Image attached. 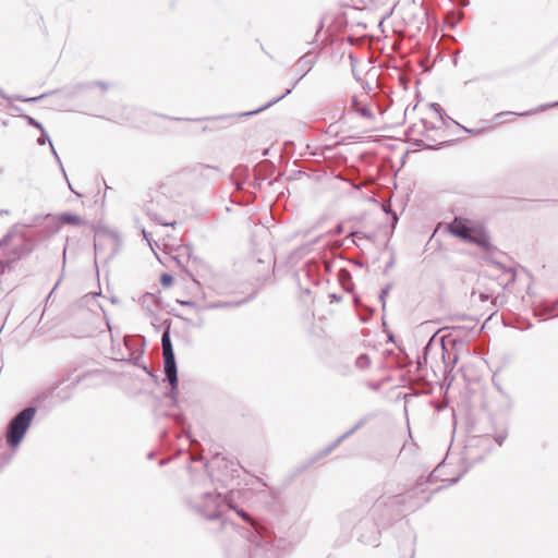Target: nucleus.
<instances>
[{
  "label": "nucleus",
  "mask_w": 558,
  "mask_h": 558,
  "mask_svg": "<svg viewBox=\"0 0 558 558\" xmlns=\"http://www.w3.org/2000/svg\"><path fill=\"white\" fill-rule=\"evenodd\" d=\"M362 239H369L367 235H365L362 232L354 231L351 232L345 240H350V242L356 246H361V240Z\"/></svg>",
  "instance_id": "obj_19"
},
{
  "label": "nucleus",
  "mask_w": 558,
  "mask_h": 558,
  "mask_svg": "<svg viewBox=\"0 0 558 558\" xmlns=\"http://www.w3.org/2000/svg\"><path fill=\"white\" fill-rule=\"evenodd\" d=\"M361 104L362 102L356 97H353L351 100V109L354 111Z\"/></svg>",
  "instance_id": "obj_32"
},
{
  "label": "nucleus",
  "mask_w": 558,
  "mask_h": 558,
  "mask_svg": "<svg viewBox=\"0 0 558 558\" xmlns=\"http://www.w3.org/2000/svg\"><path fill=\"white\" fill-rule=\"evenodd\" d=\"M142 233H143V236L147 240V242H148V243H149V245L151 246L150 240H149V238H148V233H147L145 230H143V231H142Z\"/></svg>",
  "instance_id": "obj_40"
},
{
  "label": "nucleus",
  "mask_w": 558,
  "mask_h": 558,
  "mask_svg": "<svg viewBox=\"0 0 558 558\" xmlns=\"http://www.w3.org/2000/svg\"><path fill=\"white\" fill-rule=\"evenodd\" d=\"M492 129H493V125L490 124V122H487L486 128H481V129H468V128L463 126V130L466 133L472 134V135H480V134H483L485 131H489Z\"/></svg>",
  "instance_id": "obj_21"
},
{
  "label": "nucleus",
  "mask_w": 558,
  "mask_h": 558,
  "mask_svg": "<svg viewBox=\"0 0 558 558\" xmlns=\"http://www.w3.org/2000/svg\"><path fill=\"white\" fill-rule=\"evenodd\" d=\"M383 210L386 213V214H389L391 215V218H392V227H395L398 222V216L395 211L391 210L390 208V202H386L383 204Z\"/></svg>",
  "instance_id": "obj_22"
},
{
  "label": "nucleus",
  "mask_w": 558,
  "mask_h": 558,
  "mask_svg": "<svg viewBox=\"0 0 558 558\" xmlns=\"http://www.w3.org/2000/svg\"><path fill=\"white\" fill-rule=\"evenodd\" d=\"M554 106H558V101L554 104Z\"/></svg>",
  "instance_id": "obj_47"
},
{
  "label": "nucleus",
  "mask_w": 558,
  "mask_h": 558,
  "mask_svg": "<svg viewBox=\"0 0 558 558\" xmlns=\"http://www.w3.org/2000/svg\"><path fill=\"white\" fill-rule=\"evenodd\" d=\"M50 215H35L29 220L24 222L15 223L11 227L9 232L0 240V248L7 247L10 244L11 240H13L19 233H24L22 228L31 229L35 226L40 225L45 219H47Z\"/></svg>",
  "instance_id": "obj_7"
},
{
  "label": "nucleus",
  "mask_w": 558,
  "mask_h": 558,
  "mask_svg": "<svg viewBox=\"0 0 558 558\" xmlns=\"http://www.w3.org/2000/svg\"><path fill=\"white\" fill-rule=\"evenodd\" d=\"M180 303H181L182 305H184V306H194V305H195V303H194V302H192V301H181Z\"/></svg>",
  "instance_id": "obj_38"
},
{
  "label": "nucleus",
  "mask_w": 558,
  "mask_h": 558,
  "mask_svg": "<svg viewBox=\"0 0 558 558\" xmlns=\"http://www.w3.org/2000/svg\"><path fill=\"white\" fill-rule=\"evenodd\" d=\"M529 113H530V112H527V111H526V112H522V113H515V116H518V117H525V116H527ZM510 114H514V112H511V111H504V112H499V113H497V114L495 116V119H494V120H495L497 123H500V122H501V118H502L504 116H510Z\"/></svg>",
  "instance_id": "obj_24"
},
{
  "label": "nucleus",
  "mask_w": 558,
  "mask_h": 558,
  "mask_svg": "<svg viewBox=\"0 0 558 558\" xmlns=\"http://www.w3.org/2000/svg\"><path fill=\"white\" fill-rule=\"evenodd\" d=\"M46 95L43 94L40 96H37V97H29V98H22V97H17L19 100L21 101H25V102H36L38 100H40L41 98H44Z\"/></svg>",
  "instance_id": "obj_29"
},
{
  "label": "nucleus",
  "mask_w": 558,
  "mask_h": 558,
  "mask_svg": "<svg viewBox=\"0 0 558 558\" xmlns=\"http://www.w3.org/2000/svg\"><path fill=\"white\" fill-rule=\"evenodd\" d=\"M469 242L481 246L484 251H486L489 254H494L497 252V248L492 245L490 238L486 232L475 230L472 240H470Z\"/></svg>",
  "instance_id": "obj_11"
},
{
  "label": "nucleus",
  "mask_w": 558,
  "mask_h": 558,
  "mask_svg": "<svg viewBox=\"0 0 558 558\" xmlns=\"http://www.w3.org/2000/svg\"><path fill=\"white\" fill-rule=\"evenodd\" d=\"M144 369H145V371H146L150 376H153V373H151V371H150V369H147L146 367H144Z\"/></svg>",
  "instance_id": "obj_44"
},
{
  "label": "nucleus",
  "mask_w": 558,
  "mask_h": 558,
  "mask_svg": "<svg viewBox=\"0 0 558 558\" xmlns=\"http://www.w3.org/2000/svg\"><path fill=\"white\" fill-rule=\"evenodd\" d=\"M316 61H317V54H315L311 51H307L306 53H304L295 63V71H296V73L300 74V76L293 83L292 87L288 88L284 94L270 100L269 102H267L265 106L260 107L259 109L251 111V112H246L244 114L247 116V114H253V113L259 112L260 110L268 108L272 104H276L280 99L284 98L287 95H289L291 93V90L296 86V84L313 69Z\"/></svg>",
  "instance_id": "obj_5"
},
{
  "label": "nucleus",
  "mask_w": 558,
  "mask_h": 558,
  "mask_svg": "<svg viewBox=\"0 0 558 558\" xmlns=\"http://www.w3.org/2000/svg\"><path fill=\"white\" fill-rule=\"evenodd\" d=\"M457 481H458V478H457V477L451 478V480H449V484H454V483H457Z\"/></svg>",
  "instance_id": "obj_43"
},
{
  "label": "nucleus",
  "mask_w": 558,
  "mask_h": 558,
  "mask_svg": "<svg viewBox=\"0 0 558 558\" xmlns=\"http://www.w3.org/2000/svg\"><path fill=\"white\" fill-rule=\"evenodd\" d=\"M229 511H234L243 521L252 524L253 526L255 525L253 519L250 517V514L244 511L242 508H240L235 502H234V507H228L227 508V512Z\"/></svg>",
  "instance_id": "obj_18"
},
{
  "label": "nucleus",
  "mask_w": 558,
  "mask_h": 558,
  "mask_svg": "<svg viewBox=\"0 0 558 558\" xmlns=\"http://www.w3.org/2000/svg\"><path fill=\"white\" fill-rule=\"evenodd\" d=\"M355 365L360 369H366L371 365V359L367 354H361L355 360Z\"/></svg>",
  "instance_id": "obj_20"
},
{
  "label": "nucleus",
  "mask_w": 558,
  "mask_h": 558,
  "mask_svg": "<svg viewBox=\"0 0 558 558\" xmlns=\"http://www.w3.org/2000/svg\"><path fill=\"white\" fill-rule=\"evenodd\" d=\"M236 303H230V302H218V303H214L210 307L211 308H220V307H226V306H231V305H235Z\"/></svg>",
  "instance_id": "obj_30"
},
{
  "label": "nucleus",
  "mask_w": 558,
  "mask_h": 558,
  "mask_svg": "<svg viewBox=\"0 0 558 558\" xmlns=\"http://www.w3.org/2000/svg\"><path fill=\"white\" fill-rule=\"evenodd\" d=\"M367 311L369 312L371 315L374 313V311L372 308L367 307Z\"/></svg>",
  "instance_id": "obj_46"
},
{
  "label": "nucleus",
  "mask_w": 558,
  "mask_h": 558,
  "mask_svg": "<svg viewBox=\"0 0 558 558\" xmlns=\"http://www.w3.org/2000/svg\"><path fill=\"white\" fill-rule=\"evenodd\" d=\"M58 219L60 222L71 226H83L85 223L81 216L71 213H63L58 216Z\"/></svg>",
  "instance_id": "obj_14"
},
{
  "label": "nucleus",
  "mask_w": 558,
  "mask_h": 558,
  "mask_svg": "<svg viewBox=\"0 0 558 558\" xmlns=\"http://www.w3.org/2000/svg\"><path fill=\"white\" fill-rule=\"evenodd\" d=\"M142 307L150 315L159 308V299L154 293H145L141 296Z\"/></svg>",
  "instance_id": "obj_13"
},
{
  "label": "nucleus",
  "mask_w": 558,
  "mask_h": 558,
  "mask_svg": "<svg viewBox=\"0 0 558 558\" xmlns=\"http://www.w3.org/2000/svg\"><path fill=\"white\" fill-rule=\"evenodd\" d=\"M97 85H99L104 90L107 89V85L102 82H97Z\"/></svg>",
  "instance_id": "obj_41"
},
{
  "label": "nucleus",
  "mask_w": 558,
  "mask_h": 558,
  "mask_svg": "<svg viewBox=\"0 0 558 558\" xmlns=\"http://www.w3.org/2000/svg\"><path fill=\"white\" fill-rule=\"evenodd\" d=\"M475 230H476V228L474 227L473 221H471L470 219H466V218H462V217H456L448 225V231L452 235H454L465 242H469L470 240H472V236L474 235Z\"/></svg>",
  "instance_id": "obj_6"
},
{
  "label": "nucleus",
  "mask_w": 558,
  "mask_h": 558,
  "mask_svg": "<svg viewBox=\"0 0 558 558\" xmlns=\"http://www.w3.org/2000/svg\"><path fill=\"white\" fill-rule=\"evenodd\" d=\"M16 236L20 238V243L12 245L11 241L8 246H11L10 253L13 258L21 259L34 251V243L25 233H19Z\"/></svg>",
  "instance_id": "obj_9"
},
{
  "label": "nucleus",
  "mask_w": 558,
  "mask_h": 558,
  "mask_svg": "<svg viewBox=\"0 0 558 558\" xmlns=\"http://www.w3.org/2000/svg\"><path fill=\"white\" fill-rule=\"evenodd\" d=\"M430 108L439 117L440 121L444 122L445 110L442 109V107L437 102H432Z\"/></svg>",
  "instance_id": "obj_25"
},
{
  "label": "nucleus",
  "mask_w": 558,
  "mask_h": 558,
  "mask_svg": "<svg viewBox=\"0 0 558 558\" xmlns=\"http://www.w3.org/2000/svg\"><path fill=\"white\" fill-rule=\"evenodd\" d=\"M41 131V135L37 138V143L38 145L43 146L46 144V142H49L50 144V148H51V151L56 158V160L58 161L59 166H61V160L52 145V143L50 142V138H49V135L47 134V132L45 131V129L40 130Z\"/></svg>",
  "instance_id": "obj_16"
},
{
  "label": "nucleus",
  "mask_w": 558,
  "mask_h": 558,
  "mask_svg": "<svg viewBox=\"0 0 558 558\" xmlns=\"http://www.w3.org/2000/svg\"><path fill=\"white\" fill-rule=\"evenodd\" d=\"M23 118L26 120V122L29 125L35 126V128H37L39 130L44 129L43 124L40 122H38L37 120H35L33 117L24 114Z\"/></svg>",
  "instance_id": "obj_26"
},
{
  "label": "nucleus",
  "mask_w": 558,
  "mask_h": 558,
  "mask_svg": "<svg viewBox=\"0 0 558 558\" xmlns=\"http://www.w3.org/2000/svg\"><path fill=\"white\" fill-rule=\"evenodd\" d=\"M154 219H155L156 221H158V222H159L160 225H162V226H172V227H173V226L175 225V222H171V223H169V222L161 221V220L157 219V217H154Z\"/></svg>",
  "instance_id": "obj_37"
},
{
  "label": "nucleus",
  "mask_w": 558,
  "mask_h": 558,
  "mask_svg": "<svg viewBox=\"0 0 558 558\" xmlns=\"http://www.w3.org/2000/svg\"><path fill=\"white\" fill-rule=\"evenodd\" d=\"M234 490L222 496L221 493L194 487L186 499L187 507L206 520H216L227 514L228 507H234Z\"/></svg>",
  "instance_id": "obj_1"
},
{
  "label": "nucleus",
  "mask_w": 558,
  "mask_h": 558,
  "mask_svg": "<svg viewBox=\"0 0 558 558\" xmlns=\"http://www.w3.org/2000/svg\"><path fill=\"white\" fill-rule=\"evenodd\" d=\"M391 287H392L391 284H387V286H386V287L380 291V293H379V295H378V299H379V301H380V303H381V307H383V310H385V307H386V296H387V294L389 293V291H390Z\"/></svg>",
  "instance_id": "obj_23"
},
{
  "label": "nucleus",
  "mask_w": 558,
  "mask_h": 558,
  "mask_svg": "<svg viewBox=\"0 0 558 558\" xmlns=\"http://www.w3.org/2000/svg\"><path fill=\"white\" fill-rule=\"evenodd\" d=\"M239 470H238V465L234 464V463H231V474H230V478H234L235 476H239Z\"/></svg>",
  "instance_id": "obj_31"
},
{
  "label": "nucleus",
  "mask_w": 558,
  "mask_h": 558,
  "mask_svg": "<svg viewBox=\"0 0 558 558\" xmlns=\"http://www.w3.org/2000/svg\"><path fill=\"white\" fill-rule=\"evenodd\" d=\"M558 306V299L554 302H545L536 312V315L538 316H542V315H551V317H555V316H558L553 314L554 311L557 308Z\"/></svg>",
  "instance_id": "obj_15"
},
{
  "label": "nucleus",
  "mask_w": 558,
  "mask_h": 558,
  "mask_svg": "<svg viewBox=\"0 0 558 558\" xmlns=\"http://www.w3.org/2000/svg\"><path fill=\"white\" fill-rule=\"evenodd\" d=\"M78 369V366L77 365H74V364H71L66 367L64 374L61 376V378L59 379V385H62V384H65V383H71L70 385L72 387H75L76 385H78L85 377H87L88 375H92V373H81L76 376H74V374L77 372Z\"/></svg>",
  "instance_id": "obj_10"
},
{
  "label": "nucleus",
  "mask_w": 558,
  "mask_h": 558,
  "mask_svg": "<svg viewBox=\"0 0 558 558\" xmlns=\"http://www.w3.org/2000/svg\"><path fill=\"white\" fill-rule=\"evenodd\" d=\"M480 299H481L482 302H485V301H487L489 299V295L485 294V293H481L480 294Z\"/></svg>",
  "instance_id": "obj_39"
},
{
  "label": "nucleus",
  "mask_w": 558,
  "mask_h": 558,
  "mask_svg": "<svg viewBox=\"0 0 558 558\" xmlns=\"http://www.w3.org/2000/svg\"><path fill=\"white\" fill-rule=\"evenodd\" d=\"M60 169H61V171H62V173H63V175H64V178H65V180L68 182L69 189L72 191V193H76L75 190L72 189L71 183L69 182L68 175H66L65 170H64L62 165L60 166Z\"/></svg>",
  "instance_id": "obj_34"
},
{
  "label": "nucleus",
  "mask_w": 558,
  "mask_h": 558,
  "mask_svg": "<svg viewBox=\"0 0 558 558\" xmlns=\"http://www.w3.org/2000/svg\"><path fill=\"white\" fill-rule=\"evenodd\" d=\"M354 112L359 113L360 116H362L363 118H365L367 120H371V121L375 120V114L372 111L369 105H367V104H361L359 107H356Z\"/></svg>",
  "instance_id": "obj_17"
},
{
  "label": "nucleus",
  "mask_w": 558,
  "mask_h": 558,
  "mask_svg": "<svg viewBox=\"0 0 558 558\" xmlns=\"http://www.w3.org/2000/svg\"><path fill=\"white\" fill-rule=\"evenodd\" d=\"M486 263L492 268H494L498 271H501L500 284H502L504 287H507L514 282L517 272L512 267L506 266L502 262L496 259L493 256V254H490V256L486 258Z\"/></svg>",
  "instance_id": "obj_8"
},
{
  "label": "nucleus",
  "mask_w": 558,
  "mask_h": 558,
  "mask_svg": "<svg viewBox=\"0 0 558 558\" xmlns=\"http://www.w3.org/2000/svg\"><path fill=\"white\" fill-rule=\"evenodd\" d=\"M343 232V226L339 223L335 230L332 231V234H341Z\"/></svg>",
  "instance_id": "obj_35"
},
{
  "label": "nucleus",
  "mask_w": 558,
  "mask_h": 558,
  "mask_svg": "<svg viewBox=\"0 0 558 558\" xmlns=\"http://www.w3.org/2000/svg\"><path fill=\"white\" fill-rule=\"evenodd\" d=\"M35 414L36 408L27 407L11 418V421L8 424L5 434L7 442L11 447L15 448L21 444Z\"/></svg>",
  "instance_id": "obj_3"
},
{
  "label": "nucleus",
  "mask_w": 558,
  "mask_h": 558,
  "mask_svg": "<svg viewBox=\"0 0 558 558\" xmlns=\"http://www.w3.org/2000/svg\"><path fill=\"white\" fill-rule=\"evenodd\" d=\"M437 469L434 470L427 480L420 478L416 486L404 494H398L393 496H380L376 499L372 510L374 512L381 508H388L390 512L400 513L407 509H416L429 500V496L426 495L425 486L428 482H432Z\"/></svg>",
  "instance_id": "obj_2"
},
{
  "label": "nucleus",
  "mask_w": 558,
  "mask_h": 558,
  "mask_svg": "<svg viewBox=\"0 0 558 558\" xmlns=\"http://www.w3.org/2000/svg\"><path fill=\"white\" fill-rule=\"evenodd\" d=\"M172 280H173V278L169 274H162V276L160 278V282L163 286H169L172 282Z\"/></svg>",
  "instance_id": "obj_28"
},
{
  "label": "nucleus",
  "mask_w": 558,
  "mask_h": 558,
  "mask_svg": "<svg viewBox=\"0 0 558 558\" xmlns=\"http://www.w3.org/2000/svg\"><path fill=\"white\" fill-rule=\"evenodd\" d=\"M475 440L477 445L483 446L486 449L490 448V440L488 436L478 437Z\"/></svg>",
  "instance_id": "obj_27"
},
{
  "label": "nucleus",
  "mask_w": 558,
  "mask_h": 558,
  "mask_svg": "<svg viewBox=\"0 0 558 558\" xmlns=\"http://www.w3.org/2000/svg\"><path fill=\"white\" fill-rule=\"evenodd\" d=\"M367 422V417H362L351 429L342 434L339 438H337L331 445L325 448L324 453H330L335 448H337L344 439L349 436L353 435L359 428H361Z\"/></svg>",
  "instance_id": "obj_12"
},
{
  "label": "nucleus",
  "mask_w": 558,
  "mask_h": 558,
  "mask_svg": "<svg viewBox=\"0 0 558 558\" xmlns=\"http://www.w3.org/2000/svg\"><path fill=\"white\" fill-rule=\"evenodd\" d=\"M0 215H9V210L8 209H0Z\"/></svg>",
  "instance_id": "obj_42"
},
{
  "label": "nucleus",
  "mask_w": 558,
  "mask_h": 558,
  "mask_svg": "<svg viewBox=\"0 0 558 558\" xmlns=\"http://www.w3.org/2000/svg\"><path fill=\"white\" fill-rule=\"evenodd\" d=\"M217 481L221 482L223 486H228V476L219 477L216 476Z\"/></svg>",
  "instance_id": "obj_36"
},
{
  "label": "nucleus",
  "mask_w": 558,
  "mask_h": 558,
  "mask_svg": "<svg viewBox=\"0 0 558 558\" xmlns=\"http://www.w3.org/2000/svg\"><path fill=\"white\" fill-rule=\"evenodd\" d=\"M161 347L163 355V371L166 379L171 386L169 397L174 400L178 389V369L169 330L165 331L161 336Z\"/></svg>",
  "instance_id": "obj_4"
},
{
  "label": "nucleus",
  "mask_w": 558,
  "mask_h": 558,
  "mask_svg": "<svg viewBox=\"0 0 558 558\" xmlns=\"http://www.w3.org/2000/svg\"><path fill=\"white\" fill-rule=\"evenodd\" d=\"M144 369H145V371H146L150 376H153V373H151V371H150V369H147L146 367H144Z\"/></svg>",
  "instance_id": "obj_45"
},
{
  "label": "nucleus",
  "mask_w": 558,
  "mask_h": 558,
  "mask_svg": "<svg viewBox=\"0 0 558 558\" xmlns=\"http://www.w3.org/2000/svg\"><path fill=\"white\" fill-rule=\"evenodd\" d=\"M505 439H506V435H505V434H499V435H497V436L495 437V440H496V442H497L499 446H501V445L504 444Z\"/></svg>",
  "instance_id": "obj_33"
}]
</instances>
